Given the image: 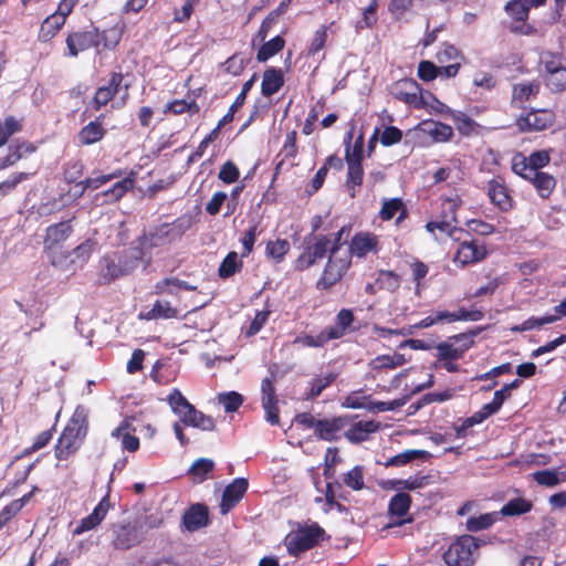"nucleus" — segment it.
<instances>
[{"instance_id":"obj_42","label":"nucleus","mask_w":566,"mask_h":566,"mask_svg":"<svg viewBox=\"0 0 566 566\" xmlns=\"http://www.w3.org/2000/svg\"><path fill=\"white\" fill-rule=\"evenodd\" d=\"M410 504V496L407 493L399 492L391 497L388 511L392 517L401 518L408 513Z\"/></svg>"},{"instance_id":"obj_64","label":"nucleus","mask_w":566,"mask_h":566,"mask_svg":"<svg viewBox=\"0 0 566 566\" xmlns=\"http://www.w3.org/2000/svg\"><path fill=\"white\" fill-rule=\"evenodd\" d=\"M239 176H240V171H239L237 165L231 160L226 161L221 166L220 171L218 174L219 179L221 181H223L224 184L235 182L239 179Z\"/></svg>"},{"instance_id":"obj_48","label":"nucleus","mask_w":566,"mask_h":566,"mask_svg":"<svg viewBox=\"0 0 566 566\" xmlns=\"http://www.w3.org/2000/svg\"><path fill=\"white\" fill-rule=\"evenodd\" d=\"M291 245L287 240L276 239L274 241H269L266 243L265 253L266 256L272 259L275 262H280L283 260L286 252L290 250Z\"/></svg>"},{"instance_id":"obj_2","label":"nucleus","mask_w":566,"mask_h":566,"mask_svg":"<svg viewBox=\"0 0 566 566\" xmlns=\"http://www.w3.org/2000/svg\"><path fill=\"white\" fill-rule=\"evenodd\" d=\"M345 229L342 228L335 233L328 262L325 266L322 277L317 285L321 289H327L338 282L346 273L350 265V251L346 243H342L340 239Z\"/></svg>"},{"instance_id":"obj_53","label":"nucleus","mask_w":566,"mask_h":566,"mask_svg":"<svg viewBox=\"0 0 566 566\" xmlns=\"http://www.w3.org/2000/svg\"><path fill=\"white\" fill-rule=\"evenodd\" d=\"M284 43L285 42L281 36L273 38L260 48L256 59L260 62L268 61L270 57H272L274 54H276L284 48Z\"/></svg>"},{"instance_id":"obj_62","label":"nucleus","mask_w":566,"mask_h":566,"mask_svg":"<svg viewBox=\"0 0 566 566\" xmlns=\"http://www.w3.org/2000/svg\"><path fill=\"white\" fill-rule=\"evenodd\" d=\"M403 203L399 198L385 199L382 207L379 211V217L387 221L394 218V216L402 210Z\"/></svg>"},{"instance_id":"obj_46","label":"nucleus","mask_w":566,"mask_h":566,"mask_svg":"<svg viewBox=\"0 0 566 566\" xmlns=\"http://www.w3.org/2000/svg\"><path fill=\"white\" fill-rule=\"evenodd\" d=\"M85 166L81 159H71L63 165V178L66 184H74L83 176Z\"/></svg>"},{"instance_id":"obj_37","label":"nucleus","mask_w":566,"mask_h":566,"mask_svg":"<svg viewBox=\"0 0 566 566\" xmlns=\"http://www.w3.org/2000/svg\"><path fill=\"white\" fill-rule=\"evenodd\" d=\"M406 358L402 354L395 353L392 355H380L370 360L369 367L373 371H381L382 369H394L402 366Z\"/></svg>"},{"instance_id":"obj_32","label":"nucleus","mask_w":566,"mask_h":566,"mask_svg":"<svg viewBox=\"0 0 566 566\" xmlns=\"http://www.w3.org/2000/svg\"><path fill=\"white\" fill-rule=\"evenodd\" d=\"M178 316V310L167 301H156L153 307L146 312L140 314V318L146 321L154 319H170L176 318Z\"/></svg>"},{"instance_id":"obj_28","label":"nucleus","mask_w":566,"mask_h":566,"mask_svg":"<svg viewBox=\"0 0 566 566\" xmlns=\"http://www.w3.org/2000/svg\"><path fill=\"white\" fill-rule=\"evenodd\" d=\"M65 18L56 12L46 17L39 29L38 40L42 43L51 41L65 24Z\"/></svg>"},{"instance_id":"obj_18","label":"nucleus","mask_w":566,"mask_h":566,"mask_svg":"<svg viewBox=\"0 0 566 566\" xmlns=\"http://www.w3.org/2000/svg\"><path fill=\"white\" fill-rule=\"evenodd\" d=\"M36 150L35 145L27 140H18L8 147V153L0 158V170L14 166L18 161Z\"/></svg>"},{"instance_id":"obj_55","label":"nucleus","mask_w":566,"mask_h":566,"mask_svg":"<svg viewBox=\"0 0 566 566\" xmlns=\"http://www.w3.org/2000/svg\"><path fill=\"white\" fill-rule=\"evenodd\" d=\"M343 483L354 491H359L364 488V470L357 465L347 471L343 476Z\"/></svg>"},{"instance_id":"obj_60","label":"nucleus","mask_w":566,"mask_h":566,"mask_svg":"<svg viewBox=\"0 0 566 566\" xmlns=\"http://www.w3.org/2000/svg\"><path fill=\"white\" fill-rule=\"evenodd\" d=\"M421 108H428L434 114H451L452 111L430 93H423Z\"/></svg>"},{"instance_id":"obj_21","label":"nucleus","mask_w":566,"mask_h":566,"mask_svg":"<svg viewBox=\"0 0 566 566\" xmlns=\"http://www.w3.org/2000/svg\"><path fill=\"white\" fill-rule=\"evenodd\" d=\"M422 91L415 81L406 80L400 82L395 91V96L399 99L413 106L421 108Z\"/></svg>"},{"instance_id":"obj_50","label":"nucleus","mask_w":566,"mask_h":566,"mask_svg":"<svg viewBox=\"0 0 566 566\" xmlns=\"http://www.w3.org/2000/svg\"><path fill=\"white\" fill-rule=\"evenodd\" d=\"M347 166H348V169H347L346 185L350 191V196L355 197L356 188L359 187L363 182V177H364L363 166H361V164H355V163H353V164L349 163V164H347Z\"/></svg>"},{"instance_id":"obj_29","label":"nucleus","mask_w":566,"mask_h":566,"mask_svg":"<svg viewBox=\"0 0 566 566\" xmlns=\"http://www.w3.org/2000/svg\"><path fill=\"white\" fill-rule=\"evenodd\" d=\"M262 405L265 410L266 420L272 424L279 422L276 400L274 397V388L269 378L262 381Z\"/></svg>"},{"instance_id":"obj_12","label":"nucleus","mask_w":566,"mask_h":566,"mask_svg":"<svg viewBox=\"0 0 566 566\" xmlns=\"http://www.w3.org/2000/svg\"><path fill=\"white\" fill-rule=\"evenodd\" d=\"M73 232L71 221H61L59 223L51 224L46 228L44 237V251L48 253H54L62 248L63 243L70 238Z\"/></svg>"},{"instance_id":"obj_20","label":"nucleus","mask_w":566,"mask_h":566,"mask_svg":"<svg viewBox=\"0 0 566 566\" xmlns=\"http://www.w3.org/2000/svg\"><path fill=\"white\" fill-rule=\"evenodd\" d=\"M208 522V507L200 503L192 504L182 516V524L190 532H195L207 526Z\"/></svg>"},{"instance_id":"obj_27","label":"nucleus","mask_w":566,"mask_h":566,"mask_svg":"<svg viewBox=\"0 0 566 566\" xmlns=\"http://www.w3.org/2000/svg\"><path fill=\"white\" fill-rule=\"evenodd\" d=\"M345 426L346 419L342 417L319 420L315 434L322 440L332 441L338 438L339 432Z\"/></svg>"},{"instance_id":"obj_19","label":"nucleus","mask_w":566,"mask_h":566,"mask_svg":"<svg viewBox=\"0 0 566 566\" xmlns=\"http://www.w3.org/2000/svg\"><path fill=\"white\" fill-rule=\"evenodd\" d=\"M137 172L130 170L127 176L116 181L111 188L102 192L106 202L114 203L119 201L125 195L135 188Z\"/></svg>"},{"instance_id":"obj_16","label":"nucleus","mask_w":566,"mask_h":566,"mask_svg":"<svg viewBox=\"0 0 566 566\" xmlns=\"http://www.w3.org/2000/svg\"><path fill=\"white\" fill-rule=\"evenodd\" d=\"M554 115L548 109L532 111L517 119L521 130H543L552 125Z\"/></svg>"},{"instance_id":"obj_58","label":"nucleus","mask_w":566,"mask_h":566,"mask_svg":"<svg viewBox=\"0 0 566 566\" xmlns=\"http://www.w3.org/2000/svg\"><path fill=\"white\" fill-rule=\"evenodd\" d=\"M530 7L524 0H512L505 6L507 14L516 21H525L528 17Z\"/></svg>"},{"instance_id":"obj_22","label":"nucleus","mask_w":566,"mask_h":566,"mask_svg":"<svg viewBox=\"0 0 566 566\" xmlns=\"http://www.w3.org/2000/svg\"><path fill=\"white\" fill-rule=\"evenodd\" d=\"M486 190L491 202L500 210L507 211L512 208V199L506 186L501 179L490 180L488 182Z\"/></svg>"},{"instance_id":"obj_31","label":"nucleus","mask_w":566,"mask_h":566,"mask_svg":"<svg viewBox=\"0 0 566 566\" xmlns=\"http://www.w3.org/2000/svg\"><path fill=\"white\" fill-rule=\"evenodd\" d=\"M380 424L376 421H358L354 423L346 432L345 437L350 442H361L368 439L370 433L376 432Z\"/></svg>"},{"instance_id":"obj_4","label":"nucleus","mask_w":566,"mask_h":566,"mask_svg":"<svg viewBox=\"0 0 566 566\" xmlns=\"http://www.w3.org/2000/svg\"><path fill=\"white\" fill-rule=\"evenodd\" d=\"M129 83H124V75L122 72H111L108 74L107 83L97 87L90 105L94 111H99L112 102L115 96L123 91L120 96L122 104L127 103L129 96Z\"/></svg>"},{"instance_id":"obj_8","label":"nucleus","mask_w":566,"mask_h":566,"mask_svg":"<svg viewBox=\"0 0 566 566\" xmlns=\"http://www.w3.org/2000/svg\"><path fill=\"white\" fill-rule=\"evenodd\" d=\"M323 535L324 530L317 524H312L290 533L285 537V545L291 554L297 555L316 545Z\"/></svg>"},{"instance_id":"obj_39","label":"nucleus","mask_w":566,"mask_h":566,"mask_svg":"<svg viewBox=\"0 0 566 566\" xmlns=\"http://www.w3.org/2000/svg\"><path fill=\"white\" fill-rule=\"evenodd\" d=\"M431 458V454L426 450H406L401 453H398L391 457L387 462V467H401L415 460H428Z\"/></svg>"},{"instance_id":"obj_38","label":"nucleus","mask_w":566,"mask_h":566,"mask_svg":"<svg viewBox=\"0 0 566 566\" xmlns=\"http://www.w3.org/2000/svg\"><path fill=\"white\" fill-rule=\"evenodd\" d=\"M283 85V75L280 70L269 69L262 78V93L265 96L275 94Z\"/></svg>"},{"instance_id":"obj_15","label":"nucleus","mask_w":566,"mask_h":566,"mask_svg":"<svg viewBox=\"0 0 566 566\" xmlns=\"http://www.w3.org/2000/svg\"><path fill=\"white\" fill-rule=\"evenodd\" d=\"M248 490V480L244 478L235 479L226 486L220 503V513L228 514L243 497Z\"/></svg>"},{"instance_id":"obj_13","label":"nucleus","mask_w":566,"mask_h":566,"mask_svg":"<svg viewBox=\"0 0 566 566\" xmlns=\"http://www.w3.org/2000/svg\"><path fill=\"white\" fill-rule=\"evenodd\" d=\"M486 255L488 250L484 244L476 241H464L459 245L453 261L461 266H465L482 261Z\"/></svg>"},{"instance_id":"obj_9","label":"nucleus","mask_w":566,"mask_h":566,"mask_svg":"<svg viewBox=\"0 0 566 566\" xmlns=\"http://www.w3.org/2000/svg\"><path fill=\"white\" fill-rule=\"evenodd\" d=\"M335 234L333 235H317L314 238V242L310 243L304 252L296 259L295 268L297 270H306L317 260H321L325 256L327 252L331 253V247L333 245V240Z\"/></svg>"},{"instance_id":"obj_43","label":"nucleus","mask_w":566,"mask_h":566,"mask_svg":"<svg viewBox=\"0 0 566 566\" xmlns=\"http://www.w3.org/2000/svg\"><path fill=\"white\" fill-rule=\"evenodd\" d=\"M123 175H124L123 169H115L108 174H102V172L94 170L92 172V177H87L84 180H85L86 187H88L92 190H96L114 179L122 178Z\"/></svg>"},{"instance_id":"obj_3","label":"nucleus","mask_w":566,"mask_h":566,"mask_svg":"<svg viewBox=\"0 0 566 566\" xmlns=\"http://www.w3.org/2000/svg\"><path fill=\"white\" fill-rule=\"evenodd\" d=\"M167 401L172 412L179 416L185 426L198 428L205 431H212L216 428L213 420L197 410L179 389H174L169 394Z\"/></svg>"},{"instance_id":"obj_26","label":"nucleus","mask_w":566,"mask_h":566,"mask_svg":"<svg viewBox=\"0 0 566 566\" xmlns=\"http://www.w3.org/2000/svg\"><path fill=\"white\" fill-rule=\"evenodd\" d=\"M436 321L437 323H453L458 321H470V322H478L483 318V313L479 310H467V308H459L455 312H449V311H438L436 314Z\"/></svg>"},{"instance_id":"obj_63","label":"nucleus","mask_w":566,"mask_h":566,"mask_svg":"<svg viewBox=\"0 0 566 566\" xmlns=\"http://www.w3.org/2000/svg\"><path fill=\"white\" fill-rule=\"evenodd\" d=\"M334 379H335L334 374H327V375L318 376V377L314 378L310 384L311 389H310V392L307 394V398H315L318 395H321V392L327 386H329Z\"/></svg>"},{"instance_id":"obj_35","label":"nucleus","mask_w":566,"mask_h":566,"mask_svg":"<svg viewBox=\"0 0 566 566\" xmlns=\"http://www.w3.org/2000/svg\"><path fill=\"white\" fill-rule=\"evenodd\" d=\"M342 337V331H339L337 327H328L324 331H322L316 336L313 335H306L303 337H300L297 339L298 343H301L303 346L308 347H321L325 343H327L329 339H335Z\"/></svg>"},{"instance_id":"obj_54","label":"nucleus","mask_w":566,"mask_h":566,"mask_svg":"<svg viewBox=\"0 0 566 566\" xmlns=\"http://www.w3.org/2000/svg\"><path fill=\"white\" fill-rule=\"evenodd\" d=\"M35 175V171L33 172H27V171H20L12 174L7 180L0 182V196H6L13 191L17 186L30 179L32 176Z\"/></svg>"},{"instance_id":"obj_5","label":"nucleus","mask_w":566,"mask_h":566,"mask_svg":"<svg viewBox=\"0 0 566 566\" xmlns=\"http://www.w3.org/2000/svg\"><path fill=\"white\" fill-rule=\"evenodd\" d=\"M87 426L85 420L72 419L63 429L54 447V455L57 460H67L80 448V442L86 436Z\"/></svg>"},{"instance_id":"obj_17","label":"nucleus","mask_w":566,"mask_h":566,"mask_svg":"<svg viewBox=\"0 0 566 566\" xmlns=\"http://www.w3.org/2000/svg\"><path fill=\"white\" fill-rule=\"evenodd\" d=\"M104 119L105 115L99 114L94 120H91L80 129L77 139L82 146L96 144L105 137L107 130L103 127Z\"/></svg>"},{"instance_id":"obj_24","label":"nucleus","mask_w":566,"mask_h":566,"mask_svg":"<svg viewBox=\"0 0 566 566\" xmlns=\"http://www.w3.org/2000/svg\"><path fill=\"white\" fill-rule=\"evenodd\" d=\"M416 130L430 136L436 143L448 142L453 135L451 126L434 120H422L418 124Z\"/></svg>"},{"instance_id":"obj_10","label":"nucleus","mask_w":566,"mask_h":566,"mask_svg":"<svg viewBox=\"0 0 566 566\" xmlns=\"http://www.w3.org/2000/svg\"><path fill=\"white\" fill-rule=\"evenodd\" d=\"M103 276L107 281H114L120 276L129 274L137 266V259L130 258L125 251L116 252L103 259Z\"/></svg>"},{"instance_id":"obj_61","label":"nucleus","mask_w":566,"mask_h":566,"mask_svg":"<svg viewBox=\"0 0 566 566\" xmlns=\"http://www.w3.org/2000/svg\"><path fill=\"white\" fill-rule=\"evenodd\" d=\"M380 289L394 292L400 285V277L391 271H380L377 277Z\"/></svg>"},{"instance_id":"obj_41","label":"nucleus","mask_w":566,"mask_h":566,"mask_svg":"<svg viewBox=\"0 0 566 566\" xmlns=\"http://www.w3.org/2000/svg\"><path fill=\"white\" fill-rule=\"evenodd\" d=\"M22 130V120L10 115L0 119V146H4L11 136Z\"/></svg>"},{"instance_id":"obj_14","label":"nucleus","mask_w":566,"mask_h":566,"mask_svg":"<svg viewBox=\"0 0 566 566\" xmlns=\"http://www.w3.org/2000/svg\"><path fill=\"white\" fill-rule=\"evenodd\" d=\"M111 506L109 492H107L94 507L93 512L80 521V524L75 527L73 534L80 535L97 527L104 521Z\"/></svg>"},{"instance_id":"obj_7","label":"nucleus","mask_w":566,"mask_h":566,"mask_svg":"<svg viewBox=\"0 0 566 566\" xmlns=\"http://www.w3.org/2000/svg\"><path fill=\"white\" fill-rule=\"evenodd\" d=\"M66 52L64 53L67 57H76L80 53L91 49L98 50L99 48V29L92 27L91 30H74L69 32L66 39Z\"/></svg>"},{"instance_id":"obj_44","label":"nucleus","mask_w":566,"mask_h":566,"mask_svg":"<svg viewBox=\"0 0 566 566\" xmlns=\"http://www.w3.org/2000/svg\"><path fill=\"white\" fill-rule=\"evenodd\" d=\"M533 507V503L530 500L523 497H516L510 500L500 511V514L504 516H517L528 513Z\"/></svg>"},{"instance_id":"obj_47","label":"nucleus","mask_w":566,"mask_h":566,"mask_svg":"<svg viewBox=\"0 0 566 566\" xmlns=\"http://www.w3.org/2000/svg\"><path fill=\"white\" fill-rule=\"evenodd\" d=\"M54 431H55V426H52L50 429L44 430V431L40 432L39 434H36L33 440V443L30 447L23 449V451L19 458L28 457V455L45 448L52 440Z\"/></svg>"},{"instance_id":"obj_51","label":"nucleus","mask_w":566,"mask_h":566,"mask_svg":"<svg viewBox=\"0 0 566 566\" xmlns=\"http://www.w3.org/2000/svg\"><path fill=\"white\" fill-rule=\"evenodd\" d=\"M244 398L237 391L221 392L218 395V402L223 407L226 412L237 411L243 403Z\"/></svg>"},{"instance_id":"obj_34","label":"nucleus","mask_w":566,"mask_h":566,"mask_svg":"<svg viewBox=\"0 0 566 566\" xmlns=\"http://www.w3.org/2000/svg\"><path fill=\"white\" fill-rule=\"evenodd\" d=\"M175 287L185 291H196L197 286L191 285L190 283L179 280L177 277H166L161 281H158L154 286V293L157 295H176Z\"/></svg>"},{"instance_id":"obj_30","label":"nucleus","mask_w":566,"mask_h":566,"mask_svg":"<svg viewBox=\"0 0 566 566\" xmlns=\"http://www.w3.org/2000/svg\"><path fill=\"white\" fill-rule=\"evenodd\" d=\"M539 86L537 81L515 84L513 86L512 102L515 105L523 106L525 102L533 99L537 95Z\"/></svg>"},{"instance_id":"obj_40","label":"nucleus","mask_w":566,"mask_h":566,"mask_svg":"<svg viewBox=\"0 0 566 566\" xmlns=\"http://www.w3.org/2000/svg\"><path fill=\"white\" fill-rule=\"evenodd\" d=\"M242 260L235 251H231L221 262L218 269V275L220 279H229L242 269Z\"/></svg>"},{"instance_id":"obj_23","label":"nucleus","mask_w":566,"mask_h":566,"mask_svg":"<svg viewBox=\"0 0 566 566\" xmlns=\"http://www.w3.org/2000/svg\"><path fill=\"white\" fill-rule=\"evenodd\" d=\"M350 256L365 258L370 253H376L378 250V239L370 233H359L352 239L348 247Z\"/></svg>"},{"instance_id":"obj_11","label":"nucleus","mask_w":566,"mask_h":566,"mask_svg":"<svg viewBox=\"0 0 566 566\" xmlns=\"http://www.w3.org/2000/svg\"><path fill=\"white\" fill-rule=\"evenodd\" d=\"M547 72L546 84L556 92L566 90V67L560 57L553 54H544L541 59Z\"/></svg>"},{"instance_id":"obj_36","label":"nucleus","mask_w":566,"mask_h":566,"mask_svg":"<svg viewBox=\"0 0 566 566\" xmlns=\"http://www.w3.org/2000/svg\"><path fill=\"white\" fill-rule=\"evenodd\" d=\"M164 114L181 115L188 113L189 115H196L200 112V106L195 98L191 99H174L166 104Z\"/></svg>"},{"instance_id":"obj_1","label":"nucleus","mask_w":566,"mask_h":566,"mask_svg":"<svg viewBox=\"0 0 566 566\" xmlns=\"http://www.w3.org/2000/svg\"><path fill=\"white\" fill-rule=\"evenodd\" d=\"M192 227V217L182 214L172 222H164L150 227L138 238L143 249H153L170 245L181 240L185 233Z\"/></svg>"},{"instance_id":"obj_6","label":"nucleus","mask_w":566,"mask_h":566,"mask_svg":"<svg viewBox=\"0 0 566 566\" xmlns=\"http://www.w3.org/2000/svg\"><path fill=\"white\" fill-rule=\"evenodd\" d=\"M479 542L471 535H463L455 539L443 555L448 566H471L474 563V553Z\"/></svg>"},{"instance_id":"obj_45","label":"nucleus","mask_w":566,"mask_h":566,"mask_svg":"<svg viewBox=\"0 0 566 566\" xmlns=\"http://www.w3.org/2000/svg\"><path fill=\"white\" fill-rule=\"evenodd\" d=\"M124 27L114 25L112 28L99 30V45L105 50H114L120 42Z\"/></svg>"},{"instance_id":"obj_33","label":"nucleus","mask_w":566,"mask_h":566,"mask_svg":"<svg viewBox=\"0 0 566 566\" xmlns=\"http://www.w3.org/2000/svg\"><path fill=\"white\" fill-rule=\"evenodd\" d=\"M214 469V462L208 458L197 459L187 471L193 483H202Z\"/></svg>"},{"instance_id":"obj_56","label":"nucleus","mask_w":566,"mask_h":566,"mask_svg":"<svg viewBox=\"0 0 566 566\" xmlns=\"http://www.w3.org/2000/svg\"><path fill=\"white\" fill-rule=\"evenodd\" d=\"M496 521V513H485L480 516H472L467 521V528L478 532L490 527Z\"/></svg>"},{"instance_id":"obj_52","label":"nucleus","mask_w":566,"mask_h":566,"mask_svg":"<svg viewBox=\"0 0 566 566\" xmlns=\"http://www.w3.org/2000/svg\"><path fill=\"white\" fill-rule=\"evenodd\" d=\"M437 62L441 65H448L453 62L462 63L463 56L461 52L451 44H443L436 55Z\"/></svg>"},{"instance_id":"obj_25","label":"nucleus","mask_w":566,"mask_h":566,"mask_svg":"<svg viewBox=\"0 0 566 566\" xmlns=\"http://www.w3.org/2000/svg\"><path fill=\"white\" fill-rule=\"evenodd\" d=\"M135 430L132 420L126 418L112 431L111 436L116 439L122 438V448L124 450L136 452L140 447L139 438L129 432H135Z\"/></svg>"},{"instance_id":"obj_57","label":"nucleus","mask_w":566,"mask_h":566,"mask_svg":"<svg viewBox=\"0 0 566 566\" xmlns=\"http://www.w3.org/2000/svg\"><path fill=\"white\" fill-rule=\"evenodd\" d=\"M557 321V316L545 315L543 317H530L521 325H515L511 328L512 332H525L531 329L541 328L545 324H552Z\"/></svg>"},{"instance_id":"obj_59","label":"nucleus","mask_w":566,"mask_h":566,"mask_svg":"<svg viewBox=\"0 0 566 566\" xmlns=\"http://www.w3.org/2000/svg\"><path fill=\"white\" fill-rule=\"evenodd\" d=\"M512 169L516 175L528 179L534 175V168L531 167L528 158L523 156L522 154H517L512 159Z\"/></svg>"},{"instance_id":"obj_49","label":"nucleus","mask_w":566,"mask_h":566,"mask_svg":"<svg viewBox=\"0 0 566 566\" xmlns=\"http://www.w3.org/2000/svg\"><path fill=\"white\" fill-rule=\"evenodd\" d=\"M528 179L533 182V185L539 192L541 197L543 198L549 195L551 190L555 185V180L553 179V177L537 170H534V175H532V177H530Z\"/></svg>"}]
</instances>
